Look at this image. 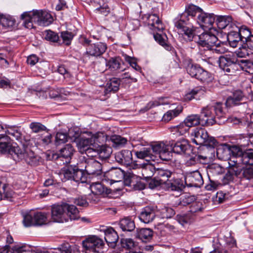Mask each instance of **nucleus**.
<instances>
[{"label":"nucleus","instance_id":"obj_1","mask_svg":"<svg viewBox=\"0 0 253 253\" xmlns=\"http://www.w3.org/2000/svg\"><path fill=\"white\" fill-rule=\"evenodd\" d=\"M184 121L187 126L191 127L198 125L204 126H211L215 123L221 124L226 121V117L223 111L222 104L216 102L203 108L200 116L189 115Z\"/></svg>","mask_w":253,"mask_h":253},{"label":"nucleus","instance_id":"obj_2","mask_svg":"<svg viewBox=\"0 0 253 253\" xmlns=\"http://www.w3.org/2000/svg\"><path fill=\"white\" fill-rule=\"evenodd\" d=\"M92 194L86 198L84 197H69L64 199L65 202L60 206H84V205L96 204L99 200V195L105 191L104 186L100 182L93 183L90 186Z\"/></svg>","mask_w":253,"mask_h":253},{"label":"nucleus","instance_id":"obj_3","mask_svg":"<svg viewBox=\"0 0 253 253\" xmlns=\"http://www.w3.org/2000/svg\"><path fill=\"white\" fill-rule=\"evenodd\" d=\"M21 18L24 20V24L26 28H34V24L39 26H46L50 24L53 20L51 15L43 10H33L32 12L23 13Z\"/></svg>","mask_w":253,"mask_h":253},{"label":"nucleus","instance_id":"obj_4","mask_svg":"<svg viewBox=\"0 0 253 253\" xmlns=\"http://www.w3.org/2000/svg\"><path fill=\"white\" fill-rule=\"evenodd\" d=\"M51 219L54 222L63 223L69 219L76 220L80 218L79 211L77 207H52Z\"/></svg>","mask_w":253,"mask_h":253},{"label":"nucleus","instance_id":"obj_5","mask_svg":"<svg viewBox=\"0 0 253 253\" xmlns=\"http://www.w3.org/2000/svg\"><path fill=\"white\" fill-rule=\"evenodd\" d=\"M106 136L104 132H98L92 135L90 138L80 139L77 146L82 153H85L88 157H93L94 148L96 144L104 143L106 142Z\"/></svg>","mask_w":253,"mask_h":253},{"label":"nucleus","instance_id":"obj_6","mask_svg":"<svg viewBox=\"0 0 253 253\" xmlns=\"http://www.w3.org/2000/svg\"><path fill=\"white\" fill-rule=\"evenodd\" d=\"M23 223L25 227L41 226L48 223V215L42 211H31L22 212Z\"/></svg>","mask_w":253,"mask_h":253},{"label":"nucleus","instance_id":"obj_7","mask_svg":"<svg viewBox=\"0 0 253 253\" xmlns=\"http://www.w3.org/2000/svg\"><path fill=\"white\" fill-rule=\"evenodd\" d=\"M192 142L198 145H205L213 148L218 145V142L212 137H210L207 131L203 128H196L194 129L191 134Z\"/></svg>","mask_w":253,"mask_h":253},{"label":"nucleus","instance_id":"obj_8","mask_svg":"<svg viewBox=\"0 0 253 253\" xmlns=\"http://www.w3.org/2000/svg\"><path fill=\"white\" fill-rule=\"evenodd\" d=\"M186 71L191 77L200 81L202 82L208 83L211 81V74L205 70L198 64L188 61L185 66Z\"/></svg>","mask_w":253,"mask_h":253},{"label":"nucleus","instance_id":"obj_9","mask_svg":"<svg viewBox=\"0 0 253 253\" xmlns=\"http://www.w3.org/2000/svg\"><path fill=\"white\" fill-rule=\"evenodd\" d=\"M81 42L86 46V54L88 56L98 57L103 54L107 48V44L104 42H97L91 43V41L85 37L81 38Z\"/></svg>","mask_w":253,"mask_h":253},{"label":"nucleus","instance_id":"obj_10","mask_svg":"<svg viewBox=\"0 0 253 253\" xmlns=\"http://www.w3.org/2000/svg\"><path fill=\"white\" fill-rule=\"evenodd\" d=\"M174 23L178 33L186 41L189 42L193 41L195 36V28L191 22L175 18Z\"/></svg>","mask_w":253,"mask_h":253},{"label":"nucleus","instance_id":"obj_11","mask_svg":"<svg viewBox=\"0 0 253 253\" xmlns=\"http://www.w3.org/2000/svg\"><path fill=\"white\" fill-rule=\"evenodd\" d=\"M83 248L94 253H102L104 246V241L99 237L92 235L89 236L82 242Z\"/></svg>","mask_w":253,"mask_h":253},{"label":"nucleus","instance_id":"obj_12","mask_svg":"<svg viewBox=\"0 0 253 253\" xmlns=\"http://www.w3.org/2000/svg\"><path fill=\"white\" fill-rule=\"evenodd\" d=\"M152 153L159 155L160 159L163 161H168L171 160L172 154L171 147L164 142H159L150 146Z\"/></svg>","mask_w":253,"mask_h":253},{"label":"nucleus","instance_id":"obj_13","mask_svg":"<svg viewBox=\"0 0 253 253\" xmlns=\"http://www.w3.org/2000/svg\"><path fill=\"white\" fill-rule=\"evenodd\" d=\"M0 153L8 154L15 158L20 151V147L11 145L9 136H5L2 133H0Z\"/></svg>","mask_w":253,"mask_h":253},{"label":"nucleus","instance_id":"obj_14","mask_svg":"<svg viewBox=\"0 0 253 253\" xmlns=\"http://www.w3.org/2000/svg\"><path fill=\"white\" fill-rule=\"evenodd\" d=\"M18 159L24 160L25 162L32 166H36L40 162V157L35 153L29 147L20 148V151L16 156Z\"/></svg>","mask_w":253,"mask_h":253},{"label":"nucleus","instance_id":"obj_15","mask_svg":"<svg viewBox=\"0 0 253 253\" xmlns=\"http://www.w3.org/2000/svg\"><path fill=\"white\" fill-rule=\"evenodd\" d=\"M218 42L217 37L211 33H204L199 36V41L198 43L199 45V48L201 54H202V48L203 50H208L211 48L212 46L216 44Z\"/></svg>","mask_w":253,"mask_h":253},{"label":"nucleus","instance_id":"obj_16","mask_svg":"<svg viewBox=\"0 0 253 253\" xmlns=\"http://www.w3.org/2000/svg\"><path fill=\"white\" fill-rule=\"evenodd\" d=\"M202 9L198 6L194 4H190L186 8L183 13L178 15L176 18L191 22L193 19L197 21L199 15L202 13Z\"/></svg>","mask_w":253,"mask_h":253},{"label":"nucleus","instance_id":"obj_17","mask_svg":"<svg viewBox=\"0 0 253 253\" xmlns=\"http://www.w3.org/2000/svg\"><path fill=\"white\" fill-rule=\"evenodd\" d=\"M183 177L185 185L188 187H199L204 183L202 175L198 171L186 173Z\"/></svg>","mask_w":253,"mask_h":253},{"label":"nucleus","instance_id":"obj_18","mask_svg":"<svg viewBox=\"0 0 253 253\" xmlns=\"http://www.w3.org/2000/svg\"><path fill=\"white\" fill-rule=\"evenodd\" d=\"M85 170L89 175H99L102 173L101 164L93 158H89L85 161Z\"/></svg>","mask_w":253,"mask_h":253},{"label":"nucleus","instance_id":"obj_19","mask_svg":"<svg viewBox=\"0 0 253 253\" xmlns=\"http://www.w3.org/2000/svg\"><path fill=\"white\" fill-rule=\"evenodd\" d=\"M215 21V16L212 13L204 12L200 13L197 21L198 24L205 30H211Z\"/></svg>","mask_w":253,"mask_h":253},{"label":"nucleus","instance_id":"obj_20","mask_svg":"<svg viewBox=\"0 0 253 253\" xmlns=\"http://www.w3.org/2000/svg\"><path fill=\"white\" fill-rule=\"evenodd\" d=\"M170 147L173 152L177 154L189 155L192 152L191 145L185 139L177 141L174 144H171Z\"/></svg>","mask_w":253,"mask_h":253},{"label":"nucleus","instance_id":"obj_21","mask_svg":"<svg viewBox=\"0 0 253 253\" xmlns=\"http://www.w3.org/2000/svg\"><path fill=\"white\" fill-rule=\"evenodd\" d=\"M190 210L186 214L178 215L177 221L182 225L192 223L195 219V213L202 211L203 208H197L196 207H190Z\"/></svg>","mask_w":253,"mask_h":253},{"label":"nucleus","instance_id":"obj_22","mask_svg":"<svg viewBox=\"0 0 253 253\" xmlns=\"http://www.w3.org/2000/svg\"><path fill=\"white\" fill-rule=\"evenodd\" d=\"M104 239L108 245L111 248H115L119 240L117 232L112 227H107L103 229Z\"/></svg>","mask_w":253,"mask_h":253},{"label":"nucleus","instance_id":"obj_23","mask_svg":"<svg viewBox=\"0 0 253 253\" xmlns=\"http://www.w3.org/2000/svg\"><path fill=\"white\" fill-rule=\"evenodd\" d=\"M112 153L111 148L110 147L103 145V143H97L94 148L93 157L98 156L101 160H105L109 158Z\"/></svg>","mask_w":253,"mask_h":253},{"label":"nucleus","instance_id":"obj_24","mask_svg":"<svg viewBox=\"0 0 253 253\" xmlns=\"http://www.w3.org/2000/svg\"><path fill=\"white\" fill-rule=\"evenodd\" d=\"M244 98L245 95L241 90L238 89L234 90L232 94L227 98L226 105L229 107L240 105L242 104L241 102L242 101Z\"/></svg>","mask_w":253,"mask_h":253},{"label":"nucleus","instance_id":"obj_25","mask_svg":"<svg viewBox=\"0 0 253 253\" xmlns=\"http://www.w3.org/2000/svg\"><path fill=\"white\" fill-rule=\"evenodd\" d=\"M157 207H145L139 215L141 221L148 223L153 220L155 216Z\"/></svg>","mask_w":253,"mask_h":253},{"label":"nucleus","instance_id":"obj_26","mask_svg":"<svg viewBox=\"0 0 253 253\" xmlns=\"http://www.w3.org/2000/svg\"><path fill=\"white\" fill-rule=\"evenodd\" d=\"M125 171L118 168H112L105 172V176L112 182H120L124 177Z\"/></svg>","mask_w":253,"mask_h":253},{"label":"nucleus","instance_id":"obj_27","mask_svg":"<svg viewBox=\"0 0 253 253\" xmlns=\"http://www.w3.org/2000/svg\"><path fill=\"white\" fill-rule=\"evenodd\" d=\"M115 158L118 163L127 166L132 160V152L128 150H123L116 153Z\"/></svg>","mask_w":253,"mask_h":253},{"label":"nucleus","instance_id":"obj_28","mask_svg":"<svg viewBox=\"0 0 253 253\" xmlns=\"http://www.w3.org/2000/svg\"><path fill=\"white\" fill-rule=\"evenodd\" d=\"M227 41L230 46L236 47L237 46L239 42H241V37L238 31V26L236 25H233L232 29L227 35Z\"/></svg>","mask_w":253,"mask_h":253},{"label":"nucleus","instance_id":"obj_29","mask_svg":"<svg viewBox=\"0 0 253 253\" xmlns=\"http://www.w3.org/2000/svg\"><path fill=\"white\" fill-rule=\"evenodd\" d=\"M148 25L151 26L150 28L157 32H162L164 29L163 24L157 15L150 14L147 17Z\"/></svg>","mask_w":253,"mask_h":253},{"label":"nucleus","instance_id":"obj_30","mask_svg":"<svg viewBox=\"0 0 253 253\" xmlns=\"http://www.w3.org/2000/svg\"><path fill=\"white\" fill-rule=\"evenodd\" d=\"M216 25L219 29H224L227 28L228 30L232 29L233 25L232 18L230 16H218L216 19Z\"/></svg>","mask_w":253,"mask_h":253},{"label":"nucleus","instance_id":"obj_31","mask_svg":"<svg viewBox=\"0 0 253 253\" xmlns=\"http://www.w3.org/2000/svg\"><path fill=\"white\" fill-rule=\"evenodd\" d=\"M141 172L143 179H148L153 176L155 172L156 173V169L153 165L147 162L143 163Z\"/></svg>","mask_w":253,"mask_h":253},{"label":"nucleus","instance_id":"obj_32","mask_svg":"<svg viewBox=\"0 0 253 253\" xmlns=\"http://www.w3.org/2000/svg\"><path fill=\"white\" fill-rule=\"evenodd\" d=\"M241 52L238 55L241 57H244L246 55L253 54V35L245 42L242 49H240Z\"/></svg>","mask_w":253,"mask_h":253},{"label":"nucleus","instance_id":"obj_33","mask_svg":"<svg viewBox=\"0 0 253 253\" xmlns=\"http://www.w3.org/2000/svg\"><path fill=\"white\" fill-rule=\"evenodd\" d=\"M153 231L150 228H141L137 230L136 237L142 242H147L150 241L153 237Z\"/></svg>","mask_w":253,"mask_h":253},{"label":"nucleus","instance_id":"obj_34","mask_svg":"<svg viewBox=\"0 0 253 253\" xmlns=\"http://www.w3.org/2000/svg\"><path fill=\"white\" fill-rule=\"evenodd\" d=\"M73 152L74 149L72 146L71 144H67L60 150L58 158L65 159L64 163H69L73 154Z\"/></svg>","mask_w":253,"mask_h":253},{"label":"nucleus","instance_id":"obj_35","mask_svg":"<svg viewBox=\"0 0 253 253\" xmlns=\"http://www.w3.org/2000/svg\"><path fill=\"white\" fill-rule=\"evenodd\" d=\"M105 61L106 66L112 71L121 69V64L123 63L121 57L119 56L111 57L109 60L106 59Z\"/></svg>","mask_w":253,"mask_h":253},{"label":"nucleus","instance_id":"obj_36","mask_svg":"<svg viewBox=\"0 0 253 253\" xmlns=\"http://www.w3.org/2000/svg\"><path fill=\"white\" fill-rule=\"evenodd\" d=\"M237 161V160H230L228 162L229 169L230 172L233 173L234 176L241 178V174L243 169Z\"/></svg>","mask_w":253,"mask_h":253},{"label":"nucleus","instance_id":"obj_37","mask_svg":"<svg viewBox=\"0 0 253 253\" xmlns=\"http://www.w3.org/2000/svg\"><path fill=\"white\" fill-rule=\"evenodd\" d=\"M183 107L181 105H178L174 109L167 111L164 115L162 121L165 122H169L174 118L178 116L182 112Z\"/></svg>","mask_w":253,"mask_h":253},{"label":"nucleus","instance_id":"obj_38","mask_svg":"<svg viewBox=\"0 0 253 253\" xmlns=\"http://www.w3.org/2000/svg\"><path fill=\"white\" fill-rule=\"evenodd\" d=\"M119 226L123 231L128 232L133 231L135 227L134 222L129 217H125L120 220Z\"/></svg>","mask_w":253,"mask_h":253},{"label":"nucleus","instance_id":"obj_39","mask_svg":"<svg viewBox=\"0 0 253 253\" xmlns=\"http://www.w3.org/2000/svg\"><path fill=\"white\" fill-rule=\"evenodd\" d=\"M5 133H2L5 136L10 135L17 140L21 138L22 134L19 127L6 125L5 126Z\"/></svg>","mask_w":253,"mask_h":253},{"label":"nucleus","instance_id":"obj_40","mask_svg":"<svg viewBox=\"0 0 253 253\" xmlns=\"http://www.w3.org/2000/svg\"><path fill=\"white\" fill-rule=\"evenodd\" d=\"M158 178L164 183H166L168 181L169 178L171 176H173V178H175L174 176L175 172H172L168 169H158L156 170Z\"/></svg>","mask_w":253,"mask_h":253},{"label":"nucleus","instance_id":"obj_41","mask_svg":"<svg viewBox=\"0 0 253 253\" xmlns=\"http://www.w3.org/2000/svg\"><path fill=\"white\" fill-rule=\"evenodd\" d=\"M74 166L70 165L67 168L61 169L60 172V177L62 181L73 179V174L75 170Z\"/></svg>","mask_w":253,"mask_h":253},{"label":"nucleus","instance_id":"obj_42","mask_svg":"<svg viewBox=\"0 0 253 253\" xmlns=\"http://www.w3.org/2000/svg\"><path fill=\"white\" fill-rule=\"evenodd\" d=\"M235 59V58L231 55L220 56L218 59L220 68L224 71Z\"/></svg>","mask_w":253,"mask_h":253},{"label":"nucleus","instance_id":"obj_43","mask_svg":"<svg viewBox=\"0 0 253 253\" xmlns=\"http://www.w3.org/2000/svg\"><path fill=\"white\" fill-rule=\"evenodd\" d=\"M105 135L106 136V141L107 140H111L113 143L114 146H121L125 145L127 139L121 136L120 135H109L105 133Z\"/></svg>","mask_w":253,"mask_h":253},{"label":"nucleus","instance_id":"obj_44","mask_svg":"<svg viewBox=\"0 0 253 253\" xmlns=\"http://www.w3.org/2000/svg\"><path fill=\"white\" fill-rule=\"evenodd\" d=\"M120 84V80L117 78H113L111 79L107 84L105 90V93L107 94L109 92H116L119 88Z\"/></svg>","mask_w":253,"mask_h":253},{"label":"nucleus","instance_id":"obj_45","mask_svg":"<svg viewBox=\"0 0 253 253\" xmlns=\"http://www.w3.org/2000/svg\"><path fill=\"white\" fill-rule=\"evenodd\" d=\"M134 152L136 157L140 159H144L147 157L152 158L153 156L152 148L150 146L148 147H143L139 151L134 150Z\"/></svg>","mask_w":253,"mask_h":253},{"label":"nucleus","instance_id":"obj_46","mask_svg":"<svg viewBox=\"0 0 253 253\" xmlns=\"http://www.w3.org/2000/svg\"><path fill=\"white\" fill-rule=\"evenodd\" d=\"M123 179L125 185L132 187L135 185V183L138 180V177L132 172H127L124 173Z\"/></svg>","mask_w":253,"mask_h":253},{"label":"nucleus","instance_id":"obj_47","mask_svg":"<svg viewBox=\"0 0 253 253\" xmlns=\"http://www.w3.org/2000/svg\"><path fill=\"white\" fill-rule=\"evenodd\" d=\"M44 39L50 42H56L59 44H61V39L58 35L50 30H46L44 32Z\"/></svg>","mask_w":253,"mask_h":253},{"label":"nucleus","instance_id":"obj_48","mask_svg":"<svg viewBox=\"0 0 253 253\" xmlns=\"http://www.w3.org/2000/svg\"><path fill=\"white\" fill-rule=\"evenodd\" d=\"M239 161L244 165H253V150L250 149L244 152L242 156L239 158Z\"/></svg>","mask_w":253,"mask_h":253},{"label":"nucleus","instance_id":"obj_49","mask_svg":"<svg viewBox=\"0 0 253 253\" xmlns=\"http://www.w3.org/2000/svg\"><path fill=\"white\" fill-rule=\"evenodd\" d=\"M75 170L73 174V180L76 182L82 183L86 181V177L82 169H79L78 167L74 166Z\"/></svg>","mask_w":253,"mask_h":253},{"label":"nucleus","instance_id":"obj_50","mask_svg":"<svg viewBox=\"0 0 253 253\" xmlns=\"http://www.w3.org/2000/svg\"><path fill=\"white\" fill-rule=\"evenodd\" d=\"M240 69L249 73L253 72V61L248 60H239Z\"/></svg>","mask_w":253,"mask_h":253},{"label":"nucleus","instance_id":"obj_51","mask_svg":"<svg viewBox=\"0 0 253 253\" xmlns=\"http://www.w3.org/2000/svg\"><path fill=\"white\" fill-rule=\"evenodd\" d=\"M7 185L0 182V200L7 199L10 201H12L11 193L6 191Z\"/></svg>","mask_w":253,"mask_h":253},{"label":"nucleus","instance_id":"obj_52","mask_svg":"<svg viewBox=\"0 0 253 253\" xmlns=\"http://www.w3.org/2000/svg\"><path fill=\"white\" fill-rule=\"evenodd\" d=\"M59 251L61 253H80L77 246H72L68 243L62 245Z\"/></svg>","mask_w":253,"mask_h":253},{"label":"nucleus","instance_id":"obj_53","mask_svg":"<svg viewBox=\"0 0 253 253\" xmlns=\"http://www.w3.org/2000/svg\"><path fill=\"white\" fill-rule=\"evenodd\" d=\"M238 31L241 37V41L243 42H245L250 36H252L251 32L249 29L245 26L239 27L238 26Z\"/></svg>","mask_w":253,"mask_h":253},{"label":"nucleus","instance_id":"obj_54","mask_svg":"<svg viewBox=\"0 0 253 253\" xmlns=\"http://www.w3.org/2000/svg\"><path fill=\"white\" fill-rule=\"evenodd\" d=\"M73 38V34L68 31H63L61 33L60 38L61 44L64 43L67 45L70 44Z\"/></svg>","mask_w":253,"mask_h":253},{"label":"nucleus","instance_id":"obj_55","mask_svg":"<svg viewBox=\"0 0 253 253\" xmlns=\"http://www.w3.org/2000/svg\"><path fill=\"white\" fill-rule=\"evenodd\" d=\"M121 245L123 248L133 250L137 246V244L131 238H122L121 239Z\"/></svg>","mask_w":253,"mask_h":253},{"label":"nucleus","instance_id":"obj_56","mask_svg":"<svg viewBox=\"0 0 253 253\" xmlns=\"http://www.w3.org/2000/svg\"><path fill=\"white\" fill-rule=\"evenodd\" d=\"M240 69L239 60H237L236 59L230 64L228 68L224 71L228 75H232Z\"/></svg>","mask_w":253,"mask_h":253},{"label":"nucleus","instance_id":"obj_57","mask_svg":"<svg viewBox=\"0 0 253 253\" xmlns=\"http://www.w3.org/2000/svg\"><path fill=\"white\" fill-rule=\"evenodd\" d=\"M155 40L162 46H163L166 50L170 51L173 47L167 43L166 40L163 38L161 34L157 33L154 35Z\"/></svg>","mask_w":253,"mask_h":253},{"label":"nucleus","instance_id":"obj_58","mask_svg":"<svg viewBox=\"0 0 253 253\" xmlns=\"http://www.w3.org/2000/svg\"><path fill=\"white\" fill-rule=\"evenodd\" d=\"M160 213L162 218H169L175 214V211L171 207H163L160 210Z\"/></svg>","mask_w":253,"mask_h":253},{"label":"nucleus","instance_id":"obj_59","mask_svg":"<svg viewBox=\"0 0 253 253\" xmlns=\"http://www.w3.org/2000/svg\"><path fill=\"white\" fill-rule=\"evenodd\" d=\"M29 128L33 133H39L46 130V127L39 122H32L29 125Z\"/></svg>","mask_w":253,"mask_h":253},{"label":"nucleus","instance_id":"obj_60","mask_svg":"<svg viewBox=\"0 0 253 253\" xmlns=\"http://www.w3.org/2000/svg\"><path fill=\"white\" fill-rule=\"evenodd\" d=\"M166 184L168 185V188L171 191H178L182 186V183H180L178 178L175 179L173 182L169 180Z\"/></svg>","mask_w":253,"mask_h":253},{"label":"nucleus","instance_id":"obj_61","mask_svg":"<svg viewBox=\"0 0 253 253\" xmlns=\"http://www.w3.org/2000/svg\"><path fill=\"white\" fill-rule=\"evenodd\" d=\"M196 200L194 196L185 195L180 198V206H187L192 204Z\"/></svg>","mask_w":253,"mask_h":253},{"label":"nucleus","instance_id":"obj_62","mask_svg":"<svg viewBox=\"0 0 253 253\" xmlns=\"http://www.w3.org/2000/svg\"><path fill=\"white\" fill-rule=\"evenodd\" d=\"M10 50L4 48L0 50V64L8 65L7 58L10 55Z\"/></svg>","mask_w":253,"mask_h":253},{"label":"nucleus","instance_id":"obj_63","mask_svg":"<svg viewBox=\"0 0 253 253\" xmlns=\"http://www.w3.org/2000/svg\"><path fill=\"white\" fill-rule=\"evenodd\" d=\"M229 151L232 155L235 157V158H233V159H237V157H239V158L242 156V155L244 153H243L241 149L237 146L233 145L231 146L229 148Z\"/></svg>","mask_w":253,"mask_h":253},{"label":"nucleus","instance_id":"obj_64","mask_svg":"<svg viewBox=\"0 0 253 253\" xmlns=\"http://www.w3.org/2000/svg\"><path fill=\"white\" fill-rule=\"evenodd\" d=\"M132 72H134L133 70H131L130 71L123 74L120 77V79L122 80L123 81L124 80V81L129 80V81L128 82L129 83L132 82H136L137 79L135 78L132 77Z\"/></svg>","mask_w":253,"mask_h":253}]
</instances>
